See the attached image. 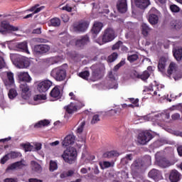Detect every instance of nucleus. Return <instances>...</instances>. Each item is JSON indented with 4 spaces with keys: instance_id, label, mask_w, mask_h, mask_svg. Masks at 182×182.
<instances>
[{
    "instance_id": "b1692460",
    "label": "nucleus",
    "mask_w": 182,
    "mask_h": 182,
    "mask_svg": "<svg viewBox=\"0 0 182 182\" xmlns=\"http://www.w3.org/2000/svg\"><path fill=\"white\" fill-rule=\"evenodd\" d=\"M173 54L175 59L178 62H180V60H181V59H182V48H174L173 50Z\"/></svg>"
},
{
    "instance_id": "c03bdc74",
    "label": "nucleus",
    "mask_w": 182,
    "mask_h": 182,
    "mask_svg": "<svg viewBox=\"0 0 182 182\" xmlns=\"http://www.w3.org/2000/svg\"><path fill=\"white\" fill-rule=\"evenodd\" d=\"M52 26H60V19L58 18H54L50 20Z\"/></svg>"
},
{
    "instance_id": "473e14b6",
    "label": "nucleus",
    "mask_w": 182,
    "mask_h": 182,
    "mask_svg": "<svg viewBox=\"0 0 182 182\" xmlns=\"http://www.w3.org/2000/svg\"><path fill=\"white\" fill-rule=\"evenodd\" d=\"M132 160H133V154H127L125 157L121 159V163L122 164H129V162L132 161Z\"/></svg>"
},
{
    "instance_id": "e433bc0d",
    "label": "nucleus",
    "mask_w": 182,
    "mask_h": 182,
    "mask_svg": "<svg viewBox=\"0 0 182 182\" xmlns=\"http://www.w3.org/2000/svg\"><path fill=\"white\" fill-rule=\"evenodd\" d=\"M50 123L49 120L44 119L38 122L35 124L34 127H42V126H48Z\"/></svg>"
},
{
    "instance_id": "f704fd0d",
    "label": "nucleus",
    "mask_w": 182,
    "mask_h": 182,
    "mask_svg": "<svg viewBox=\"0 0 182 182\" xmlns=\"http://www.w3.org/2000/svg\"><path fill=\"white\" fill-rule=\"evenodd\" d=\"M150 77V73H149L147 70H145L143 72V73L138 75V79H141V80H146Z\"/></svg>"
},
{
    "instance_id": "ea45409f",
    "label": "nucleus",
    "mask_w": 182,
    "mask_h": 182,
    "mask_svg": "<svg viewBox=\"0 0 182 182\" xmlns=\"http://www.w3.org/2000/svg\"><path fill=\"white\" fill-rule=\"evenodd\" d=\"M9 155L10 156V159H18V157H22V154L16 151H11L9 153Z\"/></svg>"
},
{
    "instance_id": "a211bd4d",
    "label": "nucleus",
    "mask_w": 182,
    "mask_h": 182,
    "mask_svg": "<svg viewBox=\"0 0 182 182\" xmlns=\"http://www.w3.org/2000/svg\"><path fill=\"white\" fill-rule=\"evenodd\" d=\"M25 166H26L25 164V161L21 160L20 161H17V162H15V163L12 164L9 166H8L6 170L7 171H9V170H16V168H22Z\"/></svg>"
},
{
    "instance_id": "cd10ccee",
    "label": "nucleus",
    "mask_w": 182,
    "mask_h": 182,
    "mask_svg": "<svg viewBox=\"0 0 182 182\" xmlns=\"http://www.w3.org/2000/svg\"><path fill=\"white\" fill-rule=\"evenodd\" d=\"M149 22L151 25H157L159 23V16L156 14H150L149 16Z\"/></svg>"
},
{
    "instance_id": "dca6fc26",
    "label": "nucleus",
    "mask_w": 182,
    "mask_h": 182,
    "mask_svg": "<svg viewBox=\"0 0 182 182\" xmlns=\"http://www.w3.org/2000/svg\"><path fill=\"white\" fill-rule=\"evenodd\" d=\"M181 177V174L179 173L177 170L173 169L170 173L169 180L171 182H178L180 181Z\"/></svg>"
},
{
    "instance_id": "7ed1b4c3",
    "label": "nucleus",
    "mask_w": 182,
    "mask_h": 182,
    "mask_svg": "<svg viewBox=\"0 0 182 182\" xmlns=\"http://www.w3.org/2000/svg\"><path fill=\"white\" fill-rule=\"evenodd\" d=\"M50 75L58 82H62L66 78V70L62 68H55L51 71Z\"/></svg>"
},
{
    "instance_id": "c85d7f7f",
    "label": "nucleus",
    "mask_w": 182,
    "mask_h": 182,
    "mask_svg": "<svg viewBox=\"0 0 182 182\" xmlns=\"http://www.w3.org/2000/svg\"><path fill=\"white\" fill-rule=\"evenodd\" d=\"M177 64L171 63L168 69V75H173V73H177Z\"/></svg>"
},
{
    "instance_id": "c9c22d12",
    "label": "nucleus",
    "mask_w": 182,
    "mask_h": 182,
    "mask_svg": "<svg viewBox=\"0 0 182 182\" xmlns=\"http://www.w3.org/2000/svg\"><path fill=\"white\" fill-rule=\"evenodd\" d=\"M65 109H66V112H68V113H69L70 114H72L73 112H76L77 108H76V106H75V105L71 103L70 105L65 107Z\"/></svg>"
},
{
    "instance_id": "a19ab883",
    "label": "nucleus",
    "mask_w": 182,
    "mask_h": 182,
    "mask_svg": "<svg viewBox=\"0 0 182 182\" xmlns=\"http://www.w3.org/2000/svg\"><path fill=\"white\" fill-rule=\"evenodd\" d=\"M8 95H9V99H15V97L16 96H18V92H16V90L11 89L9 91Z\"/></svg>"
},
{
    "instance_id": "a18cd8bd",
    "label": "nucleus",
    "mask_w": 182,
    "mask_h": 182,
    "mask_svg": "<svg viewBox=\"0 0 182 182\" xmlns=\"http://www.w3.org/2000/svg\"><path fill=\"white\" fill-rule=\"evenodd\" d=\"M116 151H111L109 152H107L105 154H103V157H105V159H112V157H114V156H116Z\"/></svg>"
},
{
    "instance_id": "f3484780",
    "label": "nucleus",
    "mask_w": 182,
    "mask_h": 182,
    "mask_svg": "<svg viewBox=\"0 0 182 182\" xmlns=\"http://www.w3.org/2000/svg\"><path fill=\"white\" fill-rule=\"evenodd\" d=\"M156 163L159 167H163L166 168V167H168L170 166V162L166 159V158L163 157H156Z\"/></svg>"
},
{
    "instance_id": "bf43d9fd",
    "label": "nucleus",
    "mask_w": 182,
    "mask_h": 182,
    "mask_svg": "<svg viewBox=\"0 0 182 182\" xmlns=\"http://www.w3.org/2000/svg\"><path fill=\"white\" fill-rule=\"evenodd\" d=\"M61 19L65 22V23H66V22H69V16L66 14H62Z\"/></svg>"
},
{
    "instance_id": "603ef678",
    "label": "nucleus",
    "mask_w": 182,
    "mask_h": 182,
    "mask_svg": "<svg viewBox=\"0 0 182 182\" xmlns=\"http://www.w3.org/2000/svg\"><path fill=\"white\" fill-rule=\"evenodd\" d=\"M170 9L171 12H180V7L177 6L176 4L171 5Z\"/></svg>"
},
{
    "instance_id": "9b49d317",
    "label": "nucleus",
    "mask_w": 182,
    "mask_h": 182,
    "mask_svg": "<svg viewBox=\"0 0 182 182\" xmlns=\"http://www.w3.org/2000/svg\"><path fill=\"white\" fill-rule=\"evenodd\" d=\"M20 89L21 90V97L24 100H27L28 97H30L31 94H29V86L26 82H21L20 85Z\"/></svg>"
},
{
    "instance_id": "4be33fe9",
    "label": "nucleus",
    "mask_w": 182,
    "mask_h": 182,
    "mask_svg": "<svg viewBox=\"0 0 182 182\" xmlns=\"http://www.w3.org/2000/svg\"><path fill=\"white\" fill-rule=\"evenodd\" d=\"M31 170L36 173H42V166L38 162L32 161L31 162Z\"/></svg>"
},
{
    "instance_id": "052dcab7",
    "label": "nucleus",
    "mask_w": 182,
    "mask_h": 182,
    "mask_svg": "<svg viewBox=\"0 0 182 182\" xmlns=\"http://www.w3.org/2000/svg\"><path fill=\"white\" fill-rule=\"evenodd\" d=\"M129 100L133 103V105H135V107H139V99L134 100V98H131Z\"/></svg>"
},
{
    "instance_id": "1a4fd4ad",
    "label": "nucleus",
    "mask_w": 182,
    "mask_h": 182,
    "mask_svg": "<svg viewBox=\"0 0 182 182\" xmlns=\"http://www.w3.org/2000/svg\"><path fill=\"white\" fill-rule=\"evenodd\" d=\"M50 50V47L46 44H39L34 46L33 51L36 55H42Z\"/></svg>"
},
{
    "instance_id": "9d476101",
    "label": "nucleus",
    "mask_w": 182,
    "mask_h": 182,
    "mask_svg": "<svg viewBox=\"0 0 182 182\" xmlns=\"http://www.w3.org/2000/svg\"><path fill=\"white\" fill-rule=\"evenodd\" d=\"M40 6V7H39ZM45 9V6H41L40 4H36L33 6L29 9L26 10L28 12H33L32 14H28L26 16L23 17V19H28L29 18H32L35 14H39L41 11Z\"/></svg>"
},
{
    "instance_id": "2eb2a0df",
    "label": "nucleus",
    "mask_w": 182,
    "mask_h": 182,
    "mask_svg": "<svg viewBox=\"0 0 182 182\" xmlns=\"http://www.w3.org/2000/svg\"><path fill=\"white\" fill-rule=\"evenodd\" d=\"M90 42V40L89 38V36L85 35L81 37L80 39H78L75 42L76 46H78V48H82V46H85V45H87Z\"/></svg>"
},
{
    "instance_id": "4c0bfd02",
    "label": "nucleus",
    "mask_w": 182,
    "mask_h": 182,
    "mask_svg": "<svg viewBox=\"0 0 182 182\" xmlns=\"http://www.w3.org/2000/svg\"><path fill=\"white\" fill-rule=\"evenodd\" d=\"M171 25L175 29H181V28H182V22L181 21H173L171 23Z\"/></svg>"
},
{
    "instance_id": "3c124183",
    "label": "nucleus",
    "mask_w": 182,
    "mask_h": 182,
    "mask_svg": "<svg viewBox=\"0 0 182 182\" xmlns=\"http://www.w3.org/2000/svg\"><path fill=\"white\" fill-rule=\"evenodd\" d=\"M89 71H84L82 72L79 74L80 77H82V79H85L87 80V78L89 77Z\"/></svg>"
},
{
    "instance_id": "6ab92c4d",
    "label": "nucleus",
    "mask_w": 182,
    "mask_h": 182,
    "mask_svg": "<svg viewBox=\"0 0 182 182\" xmlns=\"http://www.w3.org/2000/svg\"><path fill=\"white\" fill-rule=\"evenodd\" d=\"M18 79L20 82H27L28 83L32 80V78L28 73H19Z\"/></svg>"
},
{
    "instance_id": "37998d69",
    "label": "nucleus",
    "mask_w": 182,
    "mask_h": 182,
    "mask_svg": "<svg viewBox=\"0 0 182 182\" xmlns=\"http://www.w3.org/2000/svg\"><path fill=\"white\" fill-rule=\"evenodd\" d=\"M138 59H139V55L137 54L131 55L127 57V60H129V62H130V63H133V62H136V60H137Z\"/></svg>"
},
{
    "instance_id": "774afa93",
    "label": "nucleus",
    "mask_w": 182,
    "mask_h": 182,
    "mask_svg": "<svg viewBox=\"0 0 182 182\" xmlns=\"http://www.w3.org/2000/svg\"><path fill=\"white\" fill-rule=\"evenodd\" d=\"M177 151H178V155L182 157V146H179L178 148H177Z\"/></svg>"
},
{
    "instance_id": "f257e3e1",
    "label": "nucleus",
    "mask_w": 182,
    "mask_h": 182,
    "mask_svg": "<svg viewBox=\"0 0 182 182\" xmlns=\"http://www.w3.org/2000/svg\"><path fill=\"white\" fill-rule=\"evenodd\" d=\"M151 164V156L146 155L143 158L136 159L131 165V171L132 176L137 177L139 173L150 167Z\"/></svg>"
},
{
    "instance_id": "ddd939ff",
    "label": "nucleus",
    "mask_w": 182,
    "mask_h": 182,
    "mask_svg": "<svg viewBox=\"0 0 182 182\" xmlns=\"http://www.w3.org/2000/svg\"><path fill=\"white\" fill-rule=\"evenodd\" d=\"M75 144V135L73 134H70L67 135L62 141L63 147H68L70 144Z\"/></svg>"
},
{
    "instance_id": "09e8293b",
    "label": "nucleus",
    "mask_w": 182,
    "mask_h": 182,
    "mask_svg": "<svg viewBox=\"0 0 182 182\" xmlns=\"http://www.w3.org/2000/svg\"><path fill=\"white\" fill-rule=\"evenodd\" d=\"M98 122H100V118L99 117V114L94 115L91 120V124H96V123H97Z\"/></svg>"
},
{
    "instance_id": "412c9836",
    "label": "nucleus",
    "mask_w": 182,
    "mask_h": 182,
    "mask_svg": "<svg viewBox=\"0 0 182 182\" xmlns=\"http://www.w3.org/2000/svg\"><path fill=\"white\" fill-rule=\"evenodd\" d=\"M103 28V23L99 21H95L93 24V27L92 28V32L95 35H97L100 31H102Z\"/></svg>"
},
{
    "instance_id": "13d9d810",
    "label": "nucleus",
    "mask_w": 182,
    "mask_h": 182,
    "mask_svg": "<svg viewBox=\"0 0 182 182\" xmlns=\"http://www.w3.org/2000/svg\"><path fill=\"white\" fill-rule=\"evenodd\" d=\"M6 66V63H5V60H4V58L0 57V69H2L3 68H5Z\"/></svg>"
},
{
    "instance_id": "bb28decb",
    "label": "nucleus",
    "mask_w": 182,
    "mask_h": 182,
    "mask_svg": "<svg viewBox=\"0 0 182 182\" xmlns=\"http://www.w3.org/2000/svg\"><path fill=\"white\" fill-rule=\"evenodd\" d=\"M148 176L151 178L156 180V178H159V177L160 176V171H159V170L157 169L154 168L149 172Z\"/></svg>"
},
{
    "instance_id": "de8ad7c7",
    "label": "nucleus",
    "mask_w": 182,
    "mask_h": 182,
    "mask_svg": "<svg viewBox=\"0 0 182 182\" xmlns=\"http://www.w3.org/2000/svg\"><path fill=\"white\" fill-rule=\"evenodd\" d=\"M49 169L50 171H55V170L58 169V164L55 161H50Z\"/></svg>"
},
{
    "instance_id": "79ce46f5",
    "label": "nucleus",
    "mask_w": 182,
    "mask_h": 182,
    "mask_svg": "<svg viewBox=\"0 0 182 182\" xmlns=\"http://www.w3.org/2000/svg\"><path fill=\"white\" fill-rule=\"evenodd\" d=\"M118 57L119 54H117V53H113L108 57V62H109V63H112V62H114V60H116Z\"/></svg>"
},
{
    "instance_id": "72a5a7b5",
    "label": "nucleus",
    "mask_w": 182,
    "mask_h": 182,
    "mask_svg": "<svg viewBox=\"0 0 182 182\" xmlns=\"http://www.w3.org/2000/svg\"><path fill=\"white\" fill-rule=\"evenodd\" d=\"M21 147H22L25 151H32V150L33 151V146H32L29 142L21 144Z\"/></svg>"
},
{
    "instance_id": "aec40b11",
    "label": "nucleus",
    "mask_w": 182,
    "mask_h": 182,
    "mask_svg": "<svg viewBox=\"0 0 182 182\" xmlns=\"http://www.w3.org/2000/svg\"><path fill=\"white\" fill-rule=\"evenodd\" d=\"M15 83V80H14V73H7V79L4 80V85L8 87V86H12Z\"/></svg>"
},
{
    "instance_id": "2f4dec72",
    "label": "nucleus",
    "mask_w": 182,
    "mask_h": 182,
    "mask_svg": "<svg viewBox=\"0 0 182 182\" xmlns=\"http://www.w3.org/2000/svg\"><path fill=\"white\" fill-rule=\"evenodd\" d=\"M18 49H20V50H22L23 52H26V53H29V50H28V43L26 41H23L22 43H19L17 45Z\"/></svg>"
},
{
    "instance_id": "4d7b16f0",
    "label": "nucleus",
    "mask_w": 182,
    "mask_h": 182,
    "mask_svg": "<svg viewBox=\"0 0 182 182\" xmlns=\"http://www.w3.org/2000/svg\"><path fill=\"white\" fill-rule=\"evenodd\" d=\"M4 182H18L17 178H6L4 180Z\"/></svg>"
},
{
    "instance_id": "6e6552de",
    "label": "nucleus",
    "mask_w": 182,
    "mask_h": 182,
    "mask_svg": "<svg viewBox=\"0 0 182 182\" xmlns=\"http://www.w3.org/2000/svg\"><path fill=\"white\" fill-rule=\"evenodd\" d=\"M52 86V82L49 80H46L38 84L37 89L40 93H46Z\"/></svg>"
},
{
    "instance_id": "4468645a",
    "label": "nucleus",
    "mask_w": 182,
    "mask_h": 182,
    "mask_svg": "<svg viewBox=\"0 0 182 182\" xmlns=\"http://www.w3.org/2000/svg\"><path fill=\"white\" fill-rule=\"evenodd\" d=\"M136 8L144 10L150 5V0H134Z\"/></svg>"
},
{
    "instance_id": "49530a36",
    "label": "nucleus",
    "mask_w": 182,
    "mask_h": 182,
    "mask_svg": "<svg viewBox=\"0 0 182 182\" xmlns=\"http://www.w3.org/2000/svg\"><path fill=\"white\" fill-rule=\"evenodd\" d=\"M122 45L123 42H122V41H119L112 46V50H119V49H120V46Z\"/></svg>"
},
{
    "instance_id": "680f3d73",
    "label": "nucleus",
    "mask_w": 182,
    "mask_h": 182,
    "mask_svg": "<svg viewBox=\"0 0 182 182\" xmlns=\"http://www.w3.org/2000/svg\"><path fill=\"white\" fill-rule=\"evenodd\" d=\"M63 11H67V12H72V7L69 5H66L62 8Z\"/></svg>"
},
{
    "instance_id": "5701e85b",
    "label": "nucleus",
    "mask_w": 182,
    "mask_h": 182,
    "mask_svg": "<svg viewBox=\"0 0 182 182\" xmlns=\"http://www.w3.org/2000/svg\"><path fill=\"white\" fill-rule=\"evenodd\" d=\"M141 28L142 35H144V36H149V34L150 33V32H151V28H150L149 25H147V23H142L141 25Z\"/></svg>"
},
{
    "instance_id": "338daca9",
    "label": "nucleus",
    "mask_w": 182,
    "mask_h": 182,
    "mask_svg": "<svg viewBox=\"0 0 182 182\" xmlns=\"http://www.w3.org/2000/svg\"><path fill=\"white\" fill-rule=\"evenodd\" d=\"M28 182H43V181L38 178H29Z\"/></svg>"
},
{
    "instance_id": "69168bd1",
    "label": "nucleus",
    "mask_w": 182,
    "mask_h": 182,
    "mask_svg": "<svg viewBox=\"0 0 182 182\" xmlns=\"http://www.w3.org/2000/svg\"><path fill=\"white\" fill-rule=\"evenodd\" d=\"M173 134H174V136H179V137H182V132L180 131H173Z\"/></svg>"
},
{
    "instance_id": "f8f14e48",
    "label": "nucleus",
    "mask_w": 182,
    "mask_h": 182,
    "mask_svg": "<svg viewBox=\"0 0 182 182\" xmlns=\"http://www.w3.org/2000/svg\"><path fill=\"white\" fill-rule=\"evenodd\" d=\"M117 11L120 14H124L127 12V0H119L117 3Z\"/></svg>"
},
{
    "instance_id": "8fccbe9b",
    "label": "nucleus",
    "mask_w": 182,
    "mask_h": 182,
    "mask_svg": "<svg viewBox=\"0 0 182 182\" xmlns=\"http://www.w3.org/2000/svg\"><path fill=\"white\" fill-rule=\"evenodd\" d=\"M1 26H3V28H6L7 31H9V28L11 26V24H9V22L6 21H3L1 22L0 24Z\"/></svg>"
},
{
    "instance_id": "c756f323",
    "label": "nucleus",
    "mask_w": 182,
    "mask_h": 182,
    "mask_svg": "<svg viewBox=\"0 0 182 182\" xmlns=\"http://www.w3.org/2000/svg\"><path fill=\"white\" fill-rule=\"evenodd\" d=\"M101 73H102V71L100 70V68H97L96 70H93L92 81L96 82V80H97V79H100Z\"/></svg>"
},
{
    "instance_id": "7c9ffc66",
    "label": "nucleus",
    "mask_w": 182,
    "mask_h": 182,
    "mask_svg": "<svg viewBox=\"0 0 182 182\" xmlns=\"http://www.w3.org/2000/svg\"><path fill=\"white\" fill-rule=\"evenodd\" d=\"M51 97H60L62 93H60V90L58 87H55L50 93Z\"/></svg>"
},
{
    "instance_id": "e2e57ef3",
    "label": "nucleus",
    "mask_w": 182,
    "mask_h": 182,
    "mask_svg": "<svg viewBox=\"0 0 182 182\" xmlns=\"http://www.w3.org/2000/svg\"><path fill=\"white\" fill-rule=\"evenodd\" d=\"M9 31H13V32H16V31H19V28H18L16 26H14L12 25H10Z\"/></svg>"
},
{
    "instance_id": "39448f33",
    "label": "nucleus",
    "mask_w": 182,
    "mask_h": 182,
    "mask_svg": "<svg viewBox=\"0 0 182 182\" xmlns=\"http://www.w3.org/2000/svg\"><path fill=\"white\" fill-rule=\"evenodd\" d=\"M116 38V32L112 28H107L104 31L102 41L103 43H107L109 42H112V41H114Z\"/></svg>"
},
{
    "instance_id": "423d86ee",
    "label": "nucleus",
    "mask_w": 182,
    "mask_h": 182,
    "mask_svg": "<svg viewBox=\"0 0 182 182\" xmlns=\"http://www.w3.org/2000/svg\"><path fill=\"white\" fill-rule=\"evenodd\" d=\"M138 143L139 144H146L153 139V135L148 131L142 132L138 134Z\"/></svg>"
},
{
    "instance_id": "6e6d98bb",
    "label": "nucleus",
    "mask_w": 182,
    "mask_h": 182,
    "mask_svg": "<svg viewBox=\"0 0 182 182\" xmlns=\"http://www.w3.org/2000/svg\"><path fill=\"white\" fill-rule=\"evenodd\" d=\"M124 65V61H121L119 63H118L117 65L114 66V70L116 72L117 70H119L122 66Z\"/></svg>"
},
{
    "instance_id": "864d4df0",
    "label": "nucleus",
    "mask_w": 182,
    "mask_h": 182,
    "mask_svg": "<svg viewBox=\"0 0 182 182\" xmlns=\"http://www.w3.org/2000/svg\"><path fill=\"white\" fill-rule=\"evenodd\" d=\"M10 156L9 154H6L1 159V164H5L6 161H8L9 160Z\"/></svg>"
},
{
    "instance_id": "a878e982",
    "label": "nucleus",
    "mask_w": 182,
    "mask_h": 182,
    "mask_svg": "<svg viewBox=\"0 0 182 182\" xmlns=\"http://www.w3.org/2000/svg\"><path fill=\"white\" fill-rule=\"evenodd\" d=\"M167 60L166 58H161L158 64V69L160 72H164V69H166V63Z\"/></svg>"
},
{
    "instance_id": "0e129e2a",
    "label": "nucleus",
    "mask_w": 182,
    "mask_h": 182,
    "mask_svg": "<svg viewBox=\"0 0 182 182\" xmlns=\"http://www.w3.org/2000/svg\"><path fill=\"white\" fill-rule=\"evenodd\" d=\"M171 119L173 120H178V119H180V114H178V113L173 114L171 116Z\"/></svg>"
},
{
    "instance_id": "5fc2aeb1",
    "label": "nucleus",
    "mask_w": 182,
    "mask_h": 182,
    "mask_svg": "<svg viewBox=\"0 0 182 182\" xmlns=\"http://www.w3.org/2000/svg\"><path fill=\"white\" fill-rule=\"evenodd\" d=\"M42 149V144L41 143H37L34 145L33 150L34 151H39Z\"/></svg>"
},
{
    "instance_id": "20e7f679",
    "label": "nucleus",
    "mask_w": 182,
    "mask_h": 182,
    "mask_svg": "<svg viewBox=\"0 0 182 182\" xmlns=\"http://www.w3.org/2000/svg\"><path fill=\"white\" fill-rule=\"evenodd\" d=\"M87 28H89V22L82 21L73 24L72 31L75 33H82L86 32Z\"/></svg>"
},
{
    "instance_id": "393cba45",
    "label": "nucleus",
    "mask_w": 182,
    "mask_h": 182,
    "mask_svg": "<svg viewBox=\"0 0 182 182\" xmlns=\"http://www.w3.org/2000/svg\"><path fill=\"white\" fill-rule=\"evenodd\" d=\"M58 39L62 42V43H66V42L70 39V36L68 33L63 32L58 35Z\"/></svg>"
},
{
    "instance_id": "0eeeda50",
    "label": "nucleus",
    "mask_w": 182,
    "mask_h": 182,
    "mask_svg": "<svg viewBox=\"0 0 182 182\" xmlns=\"http://www.w3.org/2000/svg\"><path fill=\"white\" fill-rule=\"evenodd\" d=\"M14 63L16 68H18V69L29 68V65H31L28 58L22 56L17 57Z\"/></svg>"
},
{
    "instance_id": "f03ea898",
    "label": "nucleus",
    "mask_w": 182,
    "mask_h": 182,
    "mask_svg": "<svg viewBox=\"0 0 182 182\" xmlns=\"http://www.w3.org/2000/svg\"><path fill=\"white\" fill-rule=\"evenodd\" d=\"M62 157L65 163L73 164L76 161V157H77V151L74 147L70 146L64 151Z\"/></svg>"
},
{
    "instance_id": "58836bf2",
    "label": "nucleus",
    "mask_w": 182,
    "mask_h": 182,
    "mask_svg": "<svg viewBox=\"0 0 182 182\" xmlns=\"http://www.w3.org/2000/svg\"><path fill=\"white\" fill-rule=\"evenodd\" d=\"M79 127L77 129V133H82L83 132V129H85V126L86 124L85 121H81L78 122Z\"/></svg>"
}]
</instances>
